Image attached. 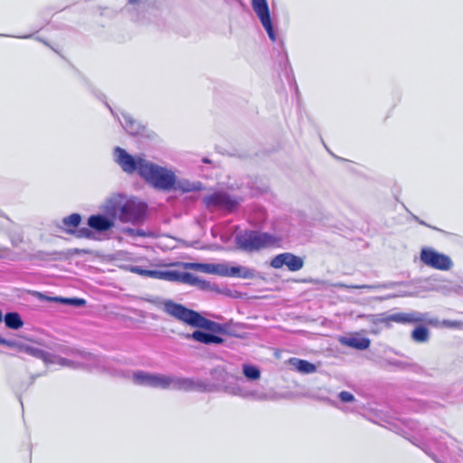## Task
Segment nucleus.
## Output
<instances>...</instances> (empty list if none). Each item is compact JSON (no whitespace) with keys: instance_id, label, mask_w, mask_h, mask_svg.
Here are the masks:
<instances>
[{"instance_id":"1","label":"nucleus","mask_w":463,"mask_h":463,"mask_svg":"<svg viewBox=\"0 0 463 463\" xmlns=\"http://www.w3.org/2000/svg\"><path fill=\"white\" fill-rule=\"evenodd\" d=\"M163 310L176 320L192 327L203 329L212 333L223 332L220 324L210 320L203 317L200 313L172 300H166L163 303Z\"/></svg>"},{"instance_id":"2","label":"nucleus","mask_w":463,"mask_h":463,"mask_svg":"<svg viewBox=\"0 0 463 463\" xmlns=\"http://www.w3.org/2000/svg\"><path fill=\"white\" fill-rule=\"evenodd\" d=\"M236 242L240 249L252 252L280 247L281 237L259 231H246L236 237Z\"/></svg>"},{"instance_id":"3","label":"nucleus","mask_w":463,"mask_h":463,"mask_svg":"<svg viewBox=\"0 0 463 463\" xmlns=\"http://www.w3.org/2000/svg\"><path fill=\"white\" fill-rule=\"evenodd\" d=\"M139 175L146 183L162 190H170L175 184V176L172 172L147 161L141 163Z\"/></svg>"},{"instance_id":"4","label":"nucleus","mask_w":463,"mask_h":463,"mask_svg":"<svg viewBox=\"0 0 463 463\" xmlns=\"http://www.w3.org/2000/svg\"><path fill=\"white\" fill-rule=\"evenodd\" d=\"M180 265L186 269L202 271L209 274H218L228 277H237L242 279H251L254 277V271L245 267H229L223 264H206L183 262Z\"/></svg>"},{"instance_id":"5","label":"nucleus","mask_w":463,"mask_h":463,"mask_svg":"<svg viewBox=\"0 0 463 463\" xmlns=\"http://www.w3.org/2000/svg\"><path fill=\"white\" fill-rule=\"evenodd\" d=\"M146 212V204L128 200L123 204L114 207V216L123 222H137L144 219Z\"/></svg>"},{"instance_id":"6","label":"nucleus","mask_w":463,"mask_h":463,"mask_svg":"<svg viewBox=\"0 0 463 463\" xmlns=\"http://www.w3.org/2000/svg\"><path fill=\"white\" fill-rule=\"evenodd\" d=\"M420 259L423 264L439 270H449L453 266L451 259L430 248H422Z\"/></svg>"},{"instance_id":"7","label":"nucleus","mask_w":463,"mask_h":463,"mask_svg":"<svg viewBox=\"0 0 463 463\" xmlns=\"http://www.w3.org/2000/svg\"><path fill=\"white\" fill-rule=\"evenodd\" d=\"M203 203L207 208H216L232 213L238 206V200L225 192L218 191L206 195Z\"/></svg>"},{"instance_id":"8","label":"nucleus","mask_w":463,"mask_h":463,"mask_svg":"<svg viewBox=\"0 0 463 463\" xmlns=\"http://www.w3.org/2000/svg\"><path fill=\"white\" fill-rule=\"evenodd\" d=\"M81 222V216L79 213H71L62 219L61 229L70 235H74L78 239H93V232L89 228L78 229Z\"/></svg>"},{"instance_id":"9","label":"nucleus","mask_w":463,"mask_h":463,"mask_svg":"<svg viewBox=\"0 0 463 463\" xmlns=\"http://www.w3.org/2000/svg\"><path fill=\"white\" fill-rule=\"evenodd\" d=\"M133 378L138 384L154 388L167 389L173 383V377L160 374H151L143 371L134 373Z\"/></svg>"},{"instance_id":"10","label":"nucleus","mask_w":463,"mask_h":463,"mask_svg":"<svg viewBox=\"0 0 463 463\" xmlns=\"http://www.w3.org/2000/svg\"><path fill=\"white\" fill-rule=\"evenodd\" d=\"M114 156L116 162L119 165L121 169L128 174H133L137 171L140 175L141 163H146L145 159L141 157L136 158L119 146L115 147Z\"/></svg>"},{"instance_id":"11","label":"nucleus","mask_w":463,"mask_h":463,"mask_svg":"<svg viewBox=\"0 0 463 463\" xmlns=\"http://www.w3.org/2000/svg\"><path fill=\"white\" fill-rule=\"evenodd\" d=\"M273 269H279L286 266L289 271H298L304 267V260L301 257L290 252H283L276 255L270 261Z\"/></svg>"},{"instance_id":"12","label":"nucleus","mask_w":463,"mask_h":463,"mask_svg":"<svg viewBox=\"0 0 463 463\" xmlns=\"http://www.w3.org/2000/svg\"><path fill=\"white\" fill-rule=\"evenodd\" d=\"M252 8L260 18L271 41L276 40L267 0H252Z\"/></svg>"},{"instance_id":"13","label":"nucleus","mask_w":463,"mask_h":463,"mask_svg":"<svg viewBox=\"0 0 463 463\" xmlns=\"http://www.w3.org/2000/svg\"><path fill=\"white\" fill-rule=\"evenodd\" d=\"M427 319L425 315L418 312H400L387 316L383 319V322L385 325H389L392 322L402 324V325H411V324H420L426 322Z\"/></svg>"},{"instance_id":"14","label":"nucleus","mask_w":463,"mask_h":463,"mask_svg":"<svg viewBox=\"0 0 463 463\" xmlns=\"http://www.w3.org/2000/svg\"><path fill=\"white\" fill-rule=\"evenodd\" d=\"M0 345L13 348L18 352L26 354L28 355L41 358L43 355V351L30 345L27 342L17 339H6L0 336Z\"/></svg>"},{"instance_id":"15","label":"nucleus","mask_w":463,"mask_h":463,"mask_svg":"<svg viewBox=\"0 0 463 463\" xmlns=\"http://www.w3.org/2000/svg\"><path fill=\"white\" fill-rule=\"evenodd\" d=\"M114 220L101 214L90 215L88 219V225L96 232H107L114 227Z\"/></svg>"},{"instance_id":"16","label":"nucleus","mask_w":463,"mask_h":463,"mask_svg":"<svg viewBox=\"0 0 463 463\" xmlns=\"http://www.w3.org/2000/svg\"><path fill=\"white\" fill-rule=\"evenodd\" d=\"M185 338L193 339L195 342L204 345H221L224 342V339L222 337L208 332H203L201 330H195L192 334L185 335Z\"/></svg>"},{"instance_id":"17","label":"nucleus","mask_w":463,"mask_h":463,"mask_svg":"<svg viewBox=\"0 0 463 463\" xmlns=\"http://www.w3.org/2000/svg\"><path fill=\"white\" fill-rule=\"evenodd\" d=\"M339 341L343 345L356 350H365L370 346L371 344L369 338L361 336L358 333L353 334L349 336L341 337Z\"/></svg>"},{"instance_id":"18","label":"nucleus","mask_w":463,"mask_h":463,"mask_svg":"<svg viewBox=\"0 0 463 463\" xmlns=\"http://www.w3.org/2000/svg\"><path fill=\"white\" fill-rule=\"evenodd\" d=\"M288 363L292 365L297 371L303 373H315L317 367L314 364L298 358H289Z\"/></svg>"},{"instance_id":"19","label":"nucleus","mask_w":463,"mask_h":463,"mask_svg":"<svg viewBox=\"0 0 463 463\" xmlns=\"http://www.w3.org/2000/svg\"><path fill=\"white\" fill-rule=\"evenodd\" d=\"M5 326L10 329H19L24 326L21 316L16 312L6 313L5 316Z\"/></svg>"},{"instance_id":"20","label":"nucleus","mask_w":463,"mask_h":463,"mask_svg":"<svg viewBox=\"0 0 463 463\" xmlns=\"http://www.w3.org/2000/svg\"><path fill=\"white\" fill-rule=\"evenodd\" d=\"M171 387L178 390L190 391L194 388V383L190 379L173 378Z\"/></svg>"},{"instance_id":"21","label":"nucleus","mask_w":463,"mask_h":463,"mask_svg":"<svg viewBox=\"0 0 463 463\" xmlns=\"http://www.w3.org/2000/svg\"><path fill=\"white\" fill-rule=\"evenodd\" d=\"M411 338L417 343H424L429 339V330L424 326H417L411 332Z\"/></svg>"},{"instance_id":"22","label":"nucleus","mask_w":463,"mask_h":463,"mask_svg":"<svg viewBox=\"0 0 463 463\" xmlns=\"http://www.w3.org/2000/svg\"><path fill=\"white\" fill-rule=\"evenodd\" d=\"M181 275L182 272L177 270L159 271L158 279L180 282Z\"/></svg>"},{"instance_id":"23","label":"nucleus","mask_w":463,"mask_h":463,"mask_svg":"<svg viewBox=\"0 0 463 463\" xmlns=\"http://www.w3.org/2000/svg\"><path fill=\"white\" fill-rule=\"evenodd\" d=\"M243 374L250 380H258L260 377V370L250 364H243Z\"/></svg>"},{"instance_id":"24","label":"nucleus","mask_w":463,"mask_h":463,"mask_svg":"<svg viewBox=\"0 0 463 463\" xmlns=\"http://www.w3.org/2000/svg\"><path fill=\"white\" fill-rule=\"evenodd\" d=\"M131 271L143 277L158 279L159 270L144 269L140 267L131 268Z\"/></svg>"},{"instance_id":"25","label":"nucleus","mask_w":463,"mask_h":463,"mask_svg":"<svg viewBox=\"0 0 463 463\" xmlns=\"http://www.w3.org/2000/svg\"><path fill=\"white\" fill-rule=\"evenodd\" d=\"M180 282L195 286L198 285L201 282V280L192 273L182 272Z\"/></svg>"},{"instance_id":"26","label":"nucleus","mask_w":463,"mask_h":463,"mask_svg":"<svg viewBox=\"0 0 463 463\" xmlns=\"http://www.w3.org/2000/svg\"><path fill=\"white\" fill-rule=\"evenodd\" d=\"M62 255V252L59 251H53V252H46V251H38L36 253V258L39 260H56L60 259V257Z\"/></svg>"},{"instance_id":"27","label":"nucleus","mask_w":463,"mask_h":463,"mask_svg":"<svg viewBox=\"0 0 463 463\" xmlns=\"http://www.w3.org/2000/svg\"><path fill=\"white\" fill-rule=\"evenodd\" d=\"M52 300L62 302V303H67V304H71V305H74L77 307L84 306L86 303V301L84 299L78 298H53Z\"/></svg>"},{"instance_id":"28","label":"nucleus","mask_w":463,"mask_h":463,"mask_svg":"<svg viewBox=\"0 0 463 463\" xmlns=\"http://www.w3.org/2000/svg\"><path fill=\"white\" fill-rule=\"evenodd\" d=\"M338 396L343 402H352L354 401V396L346 391L341 392Z\"/></svg>"},{"instance_id":"29","label":"nucleus","mask_w":463,"mask_h":463,"mask_svg":"<svg viewBox=\"0 0 463 463\" xmlns=\"http://www.w3.org/2000/svg\"><path fill=\"white\" fill-rule=\"evenodd\" d=\"M443 325L449 328H459L462 323L460 321L444 320Z\"/></svg>"},{"instance_id":"30","label":"nucleus","mask_w":463,"mask_h":463,"mask_svg":"<svg viewBox=\"0 0 463 463\" xmlns=\"http://www.w3.org/2000/svg\"><path fill=\"white\" fill-rule=\"evenodd\" d=\"M80 253H89V251L87 250H80V249L71 250V254H80Z\"/></svg>"},{"instance_id":"31","label":"nucleus","mask_w":463,"mask_h":463,"mask_svg":"<svg viewBox=\"0 0 463 463\" xmlns=\"http://www.w3.org/2000/svg\"><path fill=\"white\" fill-rule=\"evenodd\" d=\"M3 321V313L2 311L0 310V323Z\"/></svg>"},{"instance_id":"32","label":"nucleus","mask_w":463,"mask_h":463,"mask_svg":"<svg viewBox=\"0 0 463 463\" xmlns=\"http://www.w3.org/2000/svg\"><path fill=\"white\" fill-rule=\"evenodd\" d=\"M130 3H137L139 2L140 0H128Z\"/></svg>"},{"instance_id":"33","label":"nucleus","mask_w":463,"mask_h":463,"mask_svg":"<svg viewBox=\"0 0 463 463\" xmlns=\"http://www.w3.org/2000/svg\"><path fill=\"white\" fill-rule=\"evenodd\" d=\"M23 338H24V339H25L27 342H33V340H32V339H27V338H25V337H23Z\"/></svg>"}]
</instances>
